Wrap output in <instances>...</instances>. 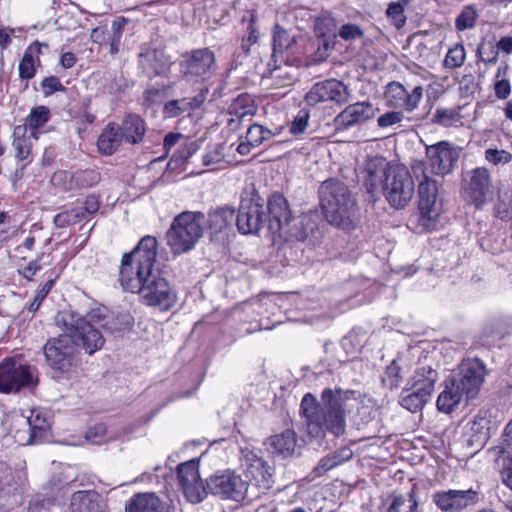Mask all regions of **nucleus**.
Returning <instances> with one entry per match:
<instances>
[{
    "label": "nucleus",
    "instance_id": "1",
    "mask_svg": "<svg viewBox=\"0 0 512 512\" xmlns=\"http://www.w3.org/2000/svg\"><path fill=\"white\" fill-rule=\"evenodd\" d=\"M97 321L96 313L81 315L73 311H63L56 318L57 325L64 328V333L48 340L44 346L46 360L53 370V377L62 378L68 374L76 363L78 347L90 355L104 345V337L93 324Z\"/></svg>",
    "mask_w": 512,
    "mask_h": 512
},
{
    "label": "nucleus",
    "instance_id": "2",
    "mask_svg": "<svg viewBox=\"0 0 512 512\" xmlns=\"http://www.w3.org/2000/svg\"><path fill=\"white\" fill-rule=\"evenodd\" d=\"M364 185L369 193L381 187L389 204L404 208L415 192L413 177L406 166L390 165L384 157L370 158L365 165Z\"/></svg>",
    "mask_w": 512,
    "mask_h": 512
},
{
    "label": "nucleus",
    "instance_id": "3",
    "mask_svg": "<svg viewBox=\"0 0 512 512\" xmlns=\"http://www.w3.org/2000/svg\"><path fill=\"white\" fill-rule=\"evenodd\" d=\"M347 392L326 388L321 394V404L311 393L304 395L300 409L305 417L310 435L317 437L329 431L335 436L344 434L346 427L345 400Z\"/></svg>",
    "mask_w": 512,
    "mask_h": 512
},
{
    "label": "nucleus",
    "instance_id": "4",
    "mask_svg": "<svg viewBox=\"0 0 512 512\" xmlns=\"http://www.w3.org/2000/svg\"><path fill=\"white\" fill-rule=\"evenodd\" d=\"M319 194L323 213L331 225L347 231L357 226L359 208L345 183L337 179H328L321 184Z\"/></svg>",
    "mask_w": 512,
    "mask_h": 512
},
{
    "label": "nucleus",
    "instance_id": "5",
    "mask_svg": "<svg viewBox=\"0 0 512 512\" xmlns=\"http://www.w3.org/2000/svg\"><path fill=\"white\" fill-rule=\"evenodd\" d=\"M156 256L157 239L150 235L144 236L130 253H125L119 270L122 288L131 293L141 289L157 268Z\"/></svg>",
    "mask_w": 512,
    "mask_h": 512
},
{
    "label": "nucleus",
    "instance_id": "6",
    "mask_svg": "<svg viewBox=\"0 0 512 512\" xmlns=\"http://www.w3.org/2000/svg\"><path fill=\"white\" fill-rule=\"evenodd\" d=\"M205 215L200 211H183L174 217L166 233L167 244L174 254L194 249L204 234Z\"/></svg>",
    "mask_w": 512,
    "mask_h": 512
},
{
    "label": "nucleus",
    "instance_id": "7",
    "mask_svg": "<svg viewBox=\"0 0 512 512\" xmlns=\"http://www.w3.org/2000/svg\"><path fill=\"white\" fill-rule=\"evenodd\" d=\"M411 170L414 178L418 181L419 224L423 229L430 230L435 226L441 212V204L437 201V184L434 179L428 176L423 161H414Z\"/></svg>",
    "mask_w": 512,
    "mask_h": 512
},
{
    "label": "nucleus",
    "instance_id": "8",
    "mask_svg": "<svg viewBox=\"0 0 512 512\" xmlns=\"http://www.w3.org/2000/svg\"><path fill=\"white\" fill-rule=\"evenodd\" d=\"M38 383L39 373L35 366L21 364L12 358H6L0 363V393L34 390Z\"/></svg>",
    "mask_w": 512,
    "mask_h": 512
},
{
    "label": "nucleus",
    "instance_id": "9",
    "mask_svg": "<svg viewBox=\"0 0 512 512\" xmlns=\"http://www.w3.org/2000/svg\"><path fill=\"white\" fill-rule=\"evenodd\" d=\"M180 72L187 81H208L217 69L214 52L209 48L193 50L182 56Z\"/></svg>",
    "mask_w": 512,
    "mask_h": 512
},
{
    "label": "nucleus",
    "instance_id": "10",
    "mask_svg": "<svg viewBox=\"0 0 512 512\" xmlns=\"http://www.w3.org/2000/svg\"><path fill=\"white\" fill-rule=\"evenodd\" d=\"M136 293L141 296L145 304L157 306L161 310L171 309L177 301L175 291L161 275L158 268L146 279L145 285L138 289Z\"/></svg>",
    "mask_w": 512,
    "mask_h": 512
},
{
    "label": "nucleus",
    "instance_id": "11",
    "mask_svg": "<svg viewBox=\"0 0 512 512\" xmlns=\"http://www.w3.org/2000/svg\"><path fill=\"white\" fill-rule=\"evenodd\" d=\"M207 490L223 499L241 501L246 497L249 485L240 475L226 470L220 474L212 475L207 480Z\"/></svg>",
    "mask_w": 512,
    "mask_h": 512
},
{
    "label": "nucleus",
    "instance_id": "12",
    "mask_svg": "<svg viewBox=\"0 0 512 512\" xmlns=\"http://www.w3.org/2000/svg\"><path fill=\"white\" fill-rule=\"evenodd\" d=\"M199 461L190 460L177 468V479L185 497L191 503H199L207 495V485L203 484L199 474Z\"/></svg>",
    "mask_w": 512,
    "mask_h": 512
},
{
    "label": "nucleus",
    "instance_id": "13",
    "mask_svg": "<svg viewBox=\"0 0 512 512\" xmlns=\"http://www.w3.org/2000/svg\"><path fill=\"white\" fill-rule=\"evenodd\" d=\"M485 366L478 359L463 361L452 381L459 386L466 399H473L479 392L485 377Z\"/></svg>",
    "mask_w": 512,
    "mask_h": 512
},
{
    "label": "nucleus",
    "instance_id": "14",
    "mask_svg": "<svg viewBox=\"0 0 512 512\" xmlns=\"http://www.w3.org/2000/svg\"><path fill=\"white\" fill-rule=\"evenodd\" d=\"M265 218L264 205L257 196L241 200L236 225L241 234H256L262 228Z\"/></svg>",
    "mask_w": 512,
    "mask_h": 512
},
{
    "label": "nucleus",
    "instance_id": "15",
    "mask_svg": "<svg viewBox=\"0 0 512 512\" xmlns=\"http://www.w3.org/2000/svg\"><path fill=\"white\" fill-rule=\"evenodd\" d=\"M350 97L351 93L343 82L329 79L314 84L306 94L305 101L310 106L327 101L344 104L349 101Z\"/></svg>",
    "mask_w": 512,
    "mask_h": 512
},
{
    "label": "nucleus",
    "instance_id": "16",
    "mask_svg": "<svg viewBox=\"0 0 512 512\" xmlns=\"http://www.w3.org/2000/svg\"><path fill=\"white\" fill-rule=\"evenodd\" d=\"M432 501L443 512H460L478 501V492L466 490H441L432 495Z\"/></svg>",
    "mask_w": 512,
    "mask_h": 512
},
{
    "label": "nucleus",
    "instance_id": "17",
    "mask_svg": "<svg viewBox=\"0 0 512 512\" xmlns=\"http://www.w3.org/2000/svg\"><path fill=\"white\" fill-rule=\"evenodd\" d=\"M426 157L431 171L436 175H447L454 169L459 153L447 141L426 146Z\"/></svg>",
    "mask_w": 512,
    "mask_h": 512
},
{
    "label": "nucleus",
    "instance_id": "18",
    "mask_svg": "<svg viewBox=\"0 0 512 512\" xmlns=\"http://www.w3.org/2000/svg\"><path fill=\"white\" fill-rule=\"evenodd\" d=\"M422 96L423 88L421 86H416L409 92L404 85L396 81L388 83L385 90V99L390 106L408 112L418 107Z\"/></svg>",
    "mask_w": 512,
    "mask_h": 512
},
{
    "label": "nucleus",
    "instance_id": "19",
    "mask_svg": "<svg viewBox=\"0 0 512 512\" xmlns=\"http://www.w3.org/2000/svg\"><path fill=\"white\" fill-rule=\"evenodd\" d=\"M171 58L164 50L144 45L138 54V65L142 73L152 78L165 74L171 66Z\"/></svg>",
    "mask_w": 512,
    "mask_h": 512
},
{
    "label": "nucleus",
    "instance_id": "20",
    "mask_svg": "<svg viewBox=\"0 0 512 512\" xmlns=\"http://www.w3.org/2000/svg\"><path fill=\"white\" fill-rule=\"evenodd\" d=\"M375 116V109L370 102H356L348 105L334 119L336 130H347L365 123Z\"/></svg>",
    "mask_w": 512,
    "mask_h": 512
},
{
    "label": "nucleus",
    "instance_id": "21",
    "mask_svg": "<svg viewBox=\"0 0 512 512\" xmlns=\"http://www.w3.org/2000/svg\"><path fill=\"white\" fill-rule=\"evenodd\" d=\"M245 475L250 481L249 487L255 486L260 492L271 489L274 484L273 468L254 454L246 458Z\"/></svg>",
    "mask_w": 512,
    "mask_h": 512
},
{
    "label": "nucleus",
    "instance_id": "22",
    "mask_svg": "<svg viewBox=\"0 0 512 512\" xmlns=\"http://www.w3.org/2000/svg\"><path fill=\"white\" fill-rule=\"evenodd\" d=\"M465 192L472 202L480 205L491 193L492 181L490 172L485 167H478L467 173Z\"/></svg>",
    "mask_w": 512,
    "mask_h": 512
},
{
    "label": "nucleus",
    "instance_id": "23",
    "mask_svg": "<svg viewBox=\"0 0 512 512\" xmlns=\"http://www.w3.org/2000/svg\"><path fill=\"white\" fill-rule=\"evenodd\" d=\"M302 40L303 38L301 36L292 34L290 31L276 24L273 28L272 35V62L276 63L279 59H283L285 53L288 55L300 54L302 51L299 42Z\"/></svg>",
    "mask_w": 512,
    "mask_h": 512
},
{
    "label": "nucleus",
    "instance_id": "24",
    "mask_svg": "<svg viewBox=\"0 0 512 512\" xmlns=\"http://www.w3.org/2000/svg\"><path fill=\"white\" fill-rule=\"evenodd\" d=\"M269 213V228L274 233L285 230L292 220L291 210L287 199L280 193L270 196L267 203Z\"/></svg>",
    "mask_w": 512,
    "mask_h": 512
},
{
    "label": "nucleus",
    "instance_id": "25",
    "mask_svg": "<svg viewBox=\"0 0 512 512\" xmlns=\"http://www.w3.org/2000/svg\"><path fill=\"white\" fill-rule=\"evenodd\" d=\"M209 93L208 87H202L193 97H184L168 101L163 107L166 118H175L184 113L199 109L206 101Z\"/></svg>",
    "mask_w": 512,
    "mask_h": 512
},
{
    "label": "nucleus",
    "instance_id": "26",
    "mask_svg": "<svg viewBox=\"0 0 512 512\" xmlns=\"http://www.w3.org/2000/svg\"><path fill=\"white\" fill-rule=\"evenodd\" d=\"M269 75L267 79L270 80L272 88H286L293 85L298 77L297 68L290 65L287 60L279 59L278 62L268 64Z\"/></svg>",
    "mask_w": 512,
    "mask_h": 512
},
{
    "label": "nucleus",
    "instance_id": "27",
    "mask_svg": "<svg viewBox=\"0 0 512 512\" xmlns=\"http://www.w3.org/2000/svg\"><path fill=\"white\" fill-rule=\"evenodd\" d=\"M123 140L126 143L137 145L140 144L146 133V123L137 114H128L124 117L121 124H118Z\"/></svg>",
    "mask_w": 512,
    "mask_h": 512
},
{
    "label": "nucleus",
    "instance_id": "28",
    "mask_svg": "<svg viewBox=\"0 0 512 512\" xmlns=\"http://www.w3.org/2000/svg\"><path fill=\"white\" fill-rule=\"evenodd\" d=\"M256 110L254 100L250 95H239L229 106V113L232 117L228 120V125L232 129H236L242 124L245 118H249L250 120L256 113Z\"/></svg>",
    "mask_w": 512,
    "mask_h": 512
},
{
    "label": "nucleus",
    "instance_id": "29",
    "mask_svg": "<svg viewBox=\"0 0 512 512\" xmlns=\"http://www.w3.org/2000/svg\"><path fill=\"white\" fill-rule=\"evenodd\" d=\"M56 179H70L68 189H83L95 186L101 181V174L96 169L77 170L73 173L68 171H57Z\"/></svg>",
    "mask_w": 512,
    "mask_h": 512
},
{
    "label": "nucleus",
    "instance_id": "30",
    "mask_svg": "<svg viewBox=\"0 0 512 512\" xmlns=\"http://www.w3.org/2000/svg\"><path fill=\"white\" fill-rule=\"evenodd\" d=\"M438 381V372L430 365H421L416 368L407 385L431 397Z\"/></svg>",
    "mask_w": 512,
    "mask_h": 512
},
{
    "label": "nucleus",
    "instance_id": "31",
    "mask_svg": "<svg viewBox=\"0 0 512 512\" xmlns=\"http://www.w3.org/2000/svg\"><path fill=\"white\" fill-rule=\"evenodd\" d=\"M128 512H168V506L155 493L136 494L126 505Z\"/></svg>",
    "mask_w": 512,
    "mask_h": 512
},
{
    "label": "nucleus",
    "instance_id": "32",
    "mask_svg": "<svg viewBox=\"0 0 512 512\" xmlns=\"http://www.w3.org/2000/svg\"><path fill=\"white\" fill-rule=\"evenodd\" d=\"M491 421L486 413L477 414L467 423V434L470 436L469 444L483 447L490 438Z\"/></svg>",
    "mask_w": 512,
    "mask_h": 512
},
{
    "label": "nucleus",
    "instance_id": "33",
    "mask_svg": "<svg viewBox=\"0 0 512 512\" xmlns=\"http://www.w3.org/2000/svg\"><path fill=\"white\" fill-rule=\"evenodd\" d=\"M268 449L284 458L292 456L297 445V435L291 429L270 436L266 442Z\"/></svg>",
    "mask_w": 512,
    "mask_h": 512
},
{
    "label": "nucleus",
    "instance_id": "34",
    "mask_svg": "<svg viewBox=\"0 0 512 512\" xmlns=\"http://www.w3.org/2000/svg\"><path fill=\"white\" fill-rule=\"evenodd\" d=\"M101 497L94 490L77 491L70 501L71 512H105L100 505Z\"/></svg>",
    "mask_w": 512,
    "mask_h": 512
},
{
    "label": "nucleus",
    "instance_id": "35",
    "mask_svg": "<svg viewBox=\"0 0 512 512\" xmlns=\"http://www.w3.org/2000/svg\"><path fill=\"white\" fill-rule=\"evenodd\" d=\"M125 142L118 128V124L111 122L106 125L100 134L97 146L101 154L110 156Z\"/></svg>",
    "mask_w": 512,
    "mask_h": 512
},
{
    "label": "nucleus",
    "instance_id": "36",
    "mask_svg": "<svg viewBox=\"0 0 512 512\" xmlns=\"http://www.w3.org/2000/svg\"><path fill=\"white\" fill-rule=\"evenodd\" d=\"M12 147L15 152V158L18 162L32 161V142L31 135L28 136L25 126H15L12 134Z\"/></svg>",
    "mask_w": 512,
    "mask_h": 512
},
{
    "label": "nucleus",
    "instance_id": "37",
    "mask_svg": "<svg viewBox=\"0 0 512 512\" xmlns=\"http://www.w3.org/2000/svg\"><path fill=\"white\" fill-rule=\"evenodd\" d=\"M464 398L466 396L461 392L459 386L450 379L446 382L444 390L438 396L437 408L441 412L450 413Z\"/></svg>",
    "mask_w": 512,
    "mask_h": 512
},
{
    "label": "nucleus",
    "instance_id": "38",
    "mask_svg": "<svg viewBox=\"0 0 512 512\" xmlns=\"http://www.w3.org/2000/svg\"><path fill=\"white\" fill-rule=\"evenodd\" d=\"M90 313L97 314V321H93V324L99 332V327H103L111 333L122 332L130 329L133 324V319L128 313H119L108 320H105L99 310H92Z\"/></svg>",
    "mask_w": 512,
    "mask_h": 512
},
{
    "label": "nucleus",
    "instance_id": "39",
    "mask_svg": "<svg viewBox=\"0 0 512 512\" xmlns=\"http://www.w3.org/2000/svg\"><path fill=\"white\" fill-rule=\"evenodd\" d=\"M416 491L411 489L405 494H392L388 498L386 512H419Z\"/></svg>",
    "mask_w": 512,
    "mask_h": 512
},
{
    "label": "nucleus",
    "instance_id": "40",
    "mask_svg": "<svg viewBox=\"0 0 512 512\" xmlns=\"http://www.w3.org/2000/svg\"><path fill=\"white\" fill-rule=\"evenodd\" d=\"M51 118L50 109L46 106L40 105L33 107L25 119L24 124L19 126H25L26 132L30 131L31 137L38 139L39 129L43 128Z\"/></svg>",
    "mask_w": 512,
    "mask_h": 512
},
{
    "label": "nucleus",
    "instance_id": "41",
    "mask_svg": "<svg viewBox=\"0 0 512 512\" xmlns=\"http://www.w3.org/2000/svg\"><path fill=\"white\" fill-rule=\"evenodd\" d=\"M352 457V451L350 449H342L341 451L335 452L331 455H327L320 459L316 467L311 471V479L323 476L326 472L342 464L344 461Z\"/></svg>",
    "mask_w": 512,
    "mask_h": 512
},
{
    "label": "nucleus",
    "instance_id": "42",
    "mask_svg": "<svg viewBox=\"0 0 512 512\" xmlns=\"http://www.w3.org/2000/svg\"><path fill=\"white\" fill-rule=\"evenodd\" d=\"M337 37L350 44L360 42L365 46L371 42L370 39L366 37L363 25L357 22H345L340 24L337 30Z\"/></svg>",
    "mask_w": 512,
    "mask_h": 512
},
{
    "label": "nucleus",
    "instance_id": "43",
    "mask_svg": "<svg viewBox=\"0 0 512 512\" xmlns=\"http://www.w3.org/2000/svg\"><path fill=\"white\" fill-rule=\"evenodd\" d=\"M234 209L225 206L208 213V226L213 233H220L228 228L234 220Z\"/></svg>",
    "mask_w": 512,
    "mask_h": 512
},
{
    "label": "nucleus",
    "instance_id": "44",
    "mask_svg": "<svg viewBox=\"0 0 512 512\" xmlns=\"http://www.w3.org/2000/svg\"><path fill=\"white\" fill-rule=\"evenodd\" d=\"M41 53V44L39 42H34L31 44L26 51L24 52V55L19 63V77L22 80H30L32 79L36 74V68H35V55Z\"/></svg>",
    "mask_w": 512,
    "mask_h": 512
},
{
    "label": "nucleus",
    "instance_id": "45",
    "mask_svg": "<svg viewBox=\"0 0 512 512\" xmlns=\"http://www.w3.org/2000/svg\"><path fill=\"white\" fill-rule=\"evenodd\" d=\"M430 396L408 386L400 396V405L410 412H417L428 402Z\"/></svg>",
    "mask_w": 512,
    "mask_h": 512
},
{
    "label": "nucleus",
    "instance_id": "46",
    "mask_svg": "<svg viewBox=\"0 0 512 512\" xmlns=\"http://www.w3.org/2000/svg\"><path fill=\"white\" fill-rule=\"evenodd\" d=\"M25 421L28 424L30 430V438L28 443L39 442L49 429V423L47 419L42 416L39 411L32 410L30 416H28Z\"/></svg>",
    "mask_w": 512,
    "mask_h": 512
},
{
    "label": "nucleus",
    "instance_id": "47",
    "mask_svg": "<svg viewBox=\"0 0 512 512\" xmlns=\"http://www.w3.org/2000/svg\"><path fill=\"white\" fill-rule=\"evenodd\" d=\"M463 116L460 113V107L456 108H437L433 114L432 122L443 127L462 126Z\"/></svg>",
    "mask_w": 512,
    "mask_h": 512
},
{
    "label": "nucleus",
    "instance_id": "48",
    "mask_svg": "<svg viewBox=\"0 0 512 512\" xmlns=\"http://www.w3.org/2000/svg\"><path fill=\"white\" fill-rule=\"evenodd\" d=\"M508 66L499 67L495 74L493 89L495 97L499 100H506L511 94V84L506 78Z\"/></svg>",
    "mask_w": 512,
    "mask_h": 512
},
{
    "label": "nucleus",
    "instance_id": "49",
    "mask_svg": "<svg viewBox=\"0 0 512 512\" xmlns=\"http://www.w3.org/2000/svg\"><path fill=\"white\" fill-rule=\"evenodd\" d=\"M338 28L336 19L329 13L320 15L315 23V32L319 38H324L327 35L337 37Z\"/></svg>",
    "mask_w": 512,
    "mask_h": 512
},
{
    "label": "nucleus",
    "instance_id": "50",
    "mask_svg": "<svg viewBox=\"0 0 512 512\" xmlns=\"http://www.w3.org/2000/svg\"><path fill=\"white\" fill-rule=\"evenodd\" d=\"M402 368L399 365V361L394 359L385 369L382 377V383L389 389L398 388L402 382Z\"/></svg>",
    "mask_w": 512,
    "mask_h": 512
},
{
    "label": "nucleus",
    "instance_id": "51",
    "mask_svg": "<svg viewBox=\"0 0 512 512\" xmlns=\"http://www.w3.org/2000/svg\"><path fill=\"white\" fill-rule=\"evenodd\" d=\"M274 136L275 134L269 129L263 127L262 125L253 124L250 125L247 130L246 140L250 145L258 147L263 142L271 140Z\"/></svg>",
    "mask_w": 512,
    "mask_h": 512
},
{
    "label": "nucleus",
    "instance_id": "52",
    "mask_svg": "<svg viewBox=\"0 0 512 512\" xmlns=\"http://www.w3.org/2000/svg\"><path fill=\"white\" fill-rule=\"evenodd\" d=\"M128 21L124 17L116 18L111 25V34L109 35L110 53L116 54L121 45V39Z\"/></svg>",
    "mask_w": 512,
    "mask_h": 512
},
{
    "label": "nucleus",
    "instance_id": "53",
    "mask_svg": "<svg viewBox=\"0 0 512 512\" xmlns=\"http://www.w3.org/2000/svg\"><path fill=\"white\" fill-rule=\"evenodd\" d=\"M312 229V227L308 228V224H305L304 221L301 220L298 223H295L293 227H290L289 223L285 230L279 232V236L287 240L302 242L306 240L309 230Z\"/></svg>",
    "mask_w": 512,
    "mask_h": 512
},
{
    "label": "nucleus",
    "instance_id": "54",
    "mask_svg": "<svg viewBox=\"0 0 512 512\" xmlns=\"http://www.w3.org/2000/svg\"><path fill=\"white\" fill-rule=\"evenodd\" d=\"M466 59V51L462 44H455L451 47L444 58V66L446 68H459L464 64Z\"/></svg>",
    "mask_w": 512,
    "mask_h": 512
},
{
    "label": "nucleus",
    "instance_id": "55",
    "mask_svg": "<svg viewBox=\"0 0 512 512\" xmlns=\"http://www.w3.org/2000/svg\"><path fill=\"white\" fill-rule=\"evenodd\" d=\"M477 17V11L472 5L465 6L457 16L455 26L460 31L471 29L476 25Z\"/></svg>",
    "mask_w": 512,
    "mask_h": 512
},
{
    "label": "nucleus",
    "instance_id": "56",
    "mask_svg": "<svg viewBox=\"0 0 512 512\" xmlns=\"http://www.w3.org/2000/svg\"><path fill=\"white\" fill-rule=\"evenodd\" d=\"M498 56L499 48L491 41L483 42L477 48V57L479 61L485 64H495L498 60Z\"/></svg>",
    "mask_w": 512,
    "mask_h": 512
},
{
    "label": "nucleus",
    "instance_id": "57",
    "mask_svg": "<svg viewBox=\"0 0 512 512\" xmlns=\"http://www.w3.org/2000/svg\"><path fill=\"white\" fill-rule=\"evenodd\" d=\"M28 512H60V508L53 499L37 496L29 502Z\"/></svg>",
    "mask_w": 512,
    "mask_h": 512
},
{
    "label": "nucleus",
    "instance_id": "58",
    "mask_svg": "<svg viewBox=\"0 0 512 512\" xmlns=\"http://www.w3.org/2000/svg\"><path fill=\"white\" fill-rule=\"evenodd\" d=\"M485 159L495 166L505 165L512 161V154L504 149L488 148L485 150Z\"/></svg>",
    "mask_w": 512,
    "mask_h": 512
},
{
    "label": "nucleus",
    "instance_id": "59",
    "mask_svg": "<svg viewBox=\"0 0 512 512\" xmlns=\"http://www.w3.org/2000/svg\"><path fill=\"white\" fill-rule=\"evenodd\" d=\"M495 215L502 220L512 219V194L499 197L495 205Z\"/></svg>",
    "mask_w": 512,
    "mask_h": 512
},
{
    "label": "nucleus",
    "instance_id": "60",
    "mask_svg": "<svg viewBox=\"0 0 512 512\" xmlns=\"http://www.w3.org/2000/svg\"><path fill=\"white\" fill-rule=\"evenodd\" d=\"M309 118L310 114L307 110H300L289 126L290 133L295 136L303 134L308 126Z\"/></svg>",
    "mask_w": 512,
    "mask_h": 512
},
{
    "label": "nucleus",
    "instance_id": "61",
    "mask_svg": "<svg viewBox=\"0 0 512 512\" xmlns=\"http://www.w3.org/2000/svg\"><path fill=\"white\" fill-rule=\"evenodd\" d=\"M386 14L393 23V25L398 29L402 28L406 23L405 10L402 8V6L396 5L395 3L391 2L388 5Z\"/></svg>",
    "mask_w": 512,
    "mask_h": 512
},
{
    "label": "nucleus",
    "instance_id": "62",
    "mask_svg": "<svg viewBox=\"0 0 512 512\" xmlns=\"http://www.w3.org/2000/svg\"><path fill=\"white\" fill-rule=\"evenodd\" d=\"M403 119L404 114L402 111H390L379 116L377 124L381 128H388L402 122Z\"/></svg>",
    "mask_w": 512,
    "mask_h": 512
},
{
    "label": "nucleus",
    "instance_id": "63",
    "mask_svg": "<svg viewBox=\"0 0 512 512\" xmlns=\"http://www.w3.org/2000/svg\"><path fill=\"white\" fill-rule=\"evenodd\" d=\"M77 215L78 214L75 212L74 208L60 212L55 215L54 223L58 227H66V226L77 224V223H79Z\"/></svg>",
    "mask_w": 512,
    "mask_h": 512
},
{
    "label": "nucleus",
    "instance_id": "64",
    "mask_svg": "<svg viewBox=\"0 0 512 512\" xmlns=\"http://www.w3.org/2000/svg\"><path fill=\"white\" fill-rule=\"evenodd\" d=\"M54 285V280L53 279H49L36 293L35 297H34V300L32 301V303L29 305V308L28 310L30 312H36L42 301L46 298V296L48 295V293L50 292V290L52 289Z\"/></svg>",
    "mask_w": 512,
    "mask_h": 512
}]
</instances>
